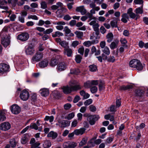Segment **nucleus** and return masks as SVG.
<instances>
[{
    "instance_id": "obj_1",
    "label": "nucleus",
    "mask_w": 148,
    "mask_h": 148,
    "mask_svg": "<svg viewBox=\"0 0 148 148\" xmlns=\"http://www.w3.org/2000/svg\"><path fill=\"white\" fill-rule=\"evenodd\" d=\"M81 88V86L79 85H70V86H66L62 88L63 92L65 94L70 93L72 91L76 90Z\"/></svg>"
},
{
    "instance_id": "obj_2",
    "label": "nucleus",
    "mask_w": 148,
    "mask_h": 148,
    "mask_svg": "<svg viewBox=\"0 0 148 148\" xmlns=\"http://www.w3.org/2000/svg\"><path fill=\"white\" fill-rule=\"evenodd\" d=\"M130 66L132 68H136L138 71H141L143 69V66L140 62L137 59H133L129 62Z\"/></svg>"
},
{
    "instance_id": "obj_3",
    "label": "nucleus",
    "mask_w": 148,
    "mask_h": 148,
    "mask_svg": "<svg viewBox=\"0 0 148 148\" xmlns=\"http://www.w3.org/2000/svg\"><path fill=\"white\" fill-rule=\"evenodd\" d=\"M43 54L39 51L37 52L31 59L33 63L38 62L40 61L43 57Z\"/></svg>"
},
{
    "instance_id": "obj_4",
    "label": "nucleus",
    "mask_w": 148,
    "mask_h": 148,
    "mask_svg": "<svg viewBox=\"0 0 148 148\" xmlns=\"http://www.w3.org/2000/svg\"><path fill=\"white\" fill-rule=\"evenodd\" d=\"M89 24L92 26L94 31L95 32V34L97 36H98L99 34V23L96 22L95 20H92L90 22Z\"/></svg>"
},
{
    "instance_id": "obj_5",
    "label": "nucleus",
    "mask_w": 148,
    "mask_h": 148,
    "mask_svg": "<svg viewBox=\"0 0 148 148\" xmlns=\"http://www.w3.org/2000/svg\"><path fill=\"white\" fill-rule=\"evenodd\" d=\"M99 118V116L98 115H94L88 116L87 120L89 122L90 124L92 125H94L95 122Z\"/></svg>"
},
{
    "instance_id": "obj_6",
    "label": "nucleus",
    "mask_w": 148,
    "mask_h": 148,
    "mask_svg": "<svg viewBox=\"0 0 148 148\" xmlns=\"http://www.w3.org/2000/svg\"><path fill=\"white\" fill-rule=\"evenodd\" d=\"M1 43L5 47H6L10 43V37L6 35L2 38Z\"/></svg>"
},
{
    "instance_id": "obj_7",
    "label": "nucleus",
    "mask_w": 148,
    "mask_h": 148,
    "mask_svg": "<svg viewBox=\"0 0 148 148\" xmlns=\"http://www.w3.org/2000/svg\"><path fill=\"white\" fill-rule=\"evenodd\" d=\"M29 96V92L25 90H23L20 93V98L23 101L27 100Z\"/></svg>"
},
{
    "instance_id": "obj_8",
    "label": "nucleus",
    "mask_w": 148,
    "mask_h": 148,
    "mask_svg": "<svg viewBox=\"0 0 148 148\" xmlns=\"http://www.w3.org/2000/svg\"><path fill=\"white\" fill-rule=\"evenodd\" d=\"M29 37V34L27 33L24 32L18 35L17 38L21 41H25L28 39Z\"/></svg>"
},
{
    "instance_id": "obj_9",
    "label": "nucleus",
    "mask_w": 148,
    "mask_h": 148,
    "mask_svg": "<svg viewBox=\"0 0 148 148\" xmlns=\"http://www.w3.org/2000/svg\"><path fill=\"white\" fill-rule=\"evenodd\" d=\"M35 49L34 46L32 45H29L25 48V52L27 55H32L35 52Z\"/></svg>"
},
{
    "instance_id": "obj_10",
    "label": "nucleus",
    "mask_w": 148,
    "mask_h": 148,
    "mask_svg": "<svg viewBox=\"0 0 148 148\" xmlns=\"http://www.w3.org/2000/svg\"><path fill=\"white\" fill-rule=\"evenodd\" d=\"M77 145L76 143L68 141L64 143L63 146L64 148H75Z\"/></svg>"
},
{
    "instance_id": "obj_11",
    "label": "nucleus",
    "mask_w": 148,
    "mask_h": 148,
    "mask_svg": "<svg viewBox=\"0 0 148 148\" xmlns=\"http://www.w3.org/2000/svg\"><path fill=\"white\" fill-rule=\"evenodd\" d=\"M11 127L10 123L7 122L0 124V129L2 131H6L10 129Z\"/></svg>"
},
{
    "instance_id": "obj_12",
    "label": "nucleus",
    "mask_w": 148,
    "mask_h": 148,
    "mask_svg": "<svg viewBox=\"0 0 148 148\" xmlns=\"http://www.w3.org/2000/svg\"><path fill=\"white\" fill-rule=\"evenodd\" d=\"M10 109L12 113L15 114L19 113L21 111L20 108L16 104H14L11 107Z\"/></svg>"
},
{
    "instance_id": "obj_13",
    "label": "nucleus",
    "mask_w": 148,
    "mask_h": 148,
    "mask_svg": "<svg viewBox=\"0 0 148 148\" xmlns=\"http://www.w3.org/2000/svg\"><path fill=\"white\" fill-rule=\"evenodd\" d=\"M67 68V65L64 62L59 63L57 66V69L58 72H61L65 70Z\"/></svg>"
},
{
    "instance_id": "obj_14",
    "label": "nucleus",
    "mask_w": 148,
    "mask_h": 148,
    "mask_svg": "<svg viewBox=\"0 0 148 148\" xmlns=\"http://www.w3.org/2000/svg\"><path fill=\"white\" fill-rule=\"evenodd\" d=\"M9 66L6 64H0V73H3L8 71Z\"/></svg>"
},
{
    "instance_id": "obj_15",
    "label": "nucleus",
    "mask_w": 148,
    "mask_h": 148,
    "mask_svg": "<svg viewBox=\"0 0 148 148\" xmlns=\"http://www.w3.org/2000/svg\"><path fill=\"white\" fill-rule=\"evenodd\" d=\"M75 11L78 12H79L82 15L85 14L87 13V10L84 5H82L76 8Z\"/></svg>"
},
{
    "instance_id": "obj_16",
    "label": "nucleus",
    "mask_w": 148,
    "mask_h": 148,
    "mask_svg": "<svg viewBox=\"0 0 148 148\" xmlns=\"http://www.w3.org/2000/svg\"><path fill=\"white\" fill-rule=\"evenodd\" d=\"M59 126L62 128H64L69 126L70 125V122L67 121L62 120L58 121Z\"/></svg>"
},
{
    "instance_id": "obj_17",
    "label": "nucleus",
    "mask_w": 148,
    "mask_h": 148,
    "mask_svg": "<svg viewBox=\"0 0 148 148\" xmlns=\"http://www.w3.org/2000/svg\"><path fill=\"white\" fill-rule=\"evenodd\" d=\"M40 95L43 97H47L49 94V90L48 88H43L41 89L39 91Z\"/></svg>"
},
{
    "instance_id": "obj_18",
    "label": "nucleus",
    "mask_w": 148,
    "mask_h": 148,
    "mask_svg": "<svg viewBox=\"0 0 148 148\" xmlns=\"http://www.w3.org/2000/svg\"><path fill=\"white\" fill-rule=\"evenodd\" d=\"M132 9L131 8H129L127 10V13L129 15L130 18L132 19L136 18V20L137 19L138 16L135 13L132 12Z\"/></svg>"
},
{
    "instance_id": "obj_19",
    "label": "nucleus",
    "mask_w": 148,
    "mask_h": 148,
    "mask_svg": "<svg viewBox=\"0 0 148 148\" xmlns=\"http://www.w3.org/2000/svg\"><path fill=\"white\" fill-rule=\"evenodd\" d=\"M54 25H58L56 26V29L60 30H62L63 29V27L62 25H64L65 24L64 22L63 21H59L53 23Z\"/></svg>"
},
{
    "instance_id": "obj_20",
    "label": "nucleus",
    "mask_w": 148,
    "mask_h": 148,
    "mask_svg": "<svg viewBox=\"0 0 148 148\" xmlns=\"http://www.w3.org/2000/svg\"><path fill=\"white\" fill-rule=\"evenodd\" d=\"M29 127L31 129H34L36 130H38L39 132H41L42 129V127L41 126L38 127L37 125L35 123H32L31 124Z\"/></svg>"
},
{
    "instance_id": "obj_21",
    "label": "nucleus",
    "mask_w": 148,
    "mask_h": 148,
    "mask_svg": "<svg viewBox=\"0 0 148 148\" xmlns=\"http://www.w3.org/2000/svg\"><path fill=\"white\" fill-rule=\"evenodd\" d=\"M58 56L51 59L49 63L51 66H54L57 64L58 62Z\"/></svg>"
},
{
    "instance_id": "obj_22",
    "label": "nucleus",
    "mask_w": 148,
    "mask_h": 148,
    "mask_svg": "<svg viewBox=\"0 0 148 148\" xmlns=\"http://www.w3.org/2000/svg\"><path fill=\"white\" fill-rule=\"evenodd\" d=\"M39 66L41 68L46 67L48 64V61L46 59H45L39 63Z\"/></svg>"
},
{
    "instance_id": "obj_23",
    "label": "nucleus",
    "mask_w": 148,
    "mask_h": 148,
    "mask_svg": "<svg viewBox=\"0 0 148 148\" xmlns=\"http://www.w3.org/2000/svg\"><path fill=\"white\" fill-rule=\"evenodd\" d=\"M119 20L118 18H115L114 20L110 22L111 26L112 28L117 27L118 21Z\"/></svg>"
},
{
    "instance_id": "obj_24",
    "label": "nucleus",
    "mask_w": 148,
    "mask_h": 148,
    "mask_svg": "<svg viewBox=\"0 0 148 148\" xmlns=\"http://www.w3.org/2000/svg\"><path fill=\"white\" fill-rule=\"evenodd\" d=\"M28 141V136L27 134H24L22 137L21 141L22 144H25L27 143Z\"/></svg>"
},
{
    "instance_id": "obj_25",
    "label": "nucleus",
    "mask_w": 148,
    "mask_h": 148,
    "mask_svg": "<svg viewBox=\"0 0 148 148\" xmlns=\"http://www.w3.org/2000/svg\"><path fill=\"white\" fill-rule=\"evenodd\" d=\"M85 130V129L84 128H82L79 129L75 130L74 131V132L76 135H82L84 133Z\"/></svg>"
},
{
    "instance_id": "obj_26",
    "label": "nucleus",
    "mask_w": 148,
    "mask_h": 148,
    "mask_svg": "<svg viewBox=\"0 0 148 148\" xmlns=\"http://www.w3.org/2000/svg\"><path fill=\"white\" fill-rule=\"evenodd\" d=\"M106 37L107 39V42H110L113 40L114 38V35L111 32H109L106 36Z\"/></svg>"
},
{
    "instance_id": "obj_27",
    "label": "nucleus",
    "mask_w": 148,
    "mask_h": 148,
    "mask_svg": "<svg viewBox=\"0 0 148 148\" xmlns=\"http://www.w3.org/2000/svg\"><path fill=\"white\" fill-rule=\"evenodd\" d=\"M64 53L68 57H70L71 56L72 51L71 49L69 47L66 49H64Z\"/></svg>"
},
{
    "instance_id": "obj_28",
    "label": "nucleus",
    "mask_w": 148,
    "mask_h": 148,
    "mask_svg": "<svg viewBox=\"0 0 148 148\" xmlns=\"http://www.w3.org/2000/svg\"><path fill=\"white\" fill-rule=\"evenodd\" d=\"M58 136V134L57 133L53 131H51L47 134V136L49 137H51L53 139H55Z\"/></svg>"
},
{
    "instance_id": "obj_29",
    "label": "nucleus",
    "mask_w": 148,
    "mask_h": 148,
    "mask_svg": "<svg viewBox=\"0 0 148 148\" xmlns=\"http://www.w3.org/2000/svg\"><path fill=\"white\" fill-rule=\"evenodd\" d=\"M80 95L83 97V99H86L90 97V95L88 93H86L83 90L80 91Z\"/></svg>"
},
{
    "instance_id": "obj_30",
    "label": "nucleus",
    "mask_w": 148,
    "mask_h": 148,
    "mask_svg": "<svg viewBox=\"0 0 148 148\" xmlns=\"http://www.w3.org/2000/svg\"><path fill=\"white\" fill-rule=\"evenodd\" d=\"M118 42L119 41L118 40H115V41L112 42L110 45V49H114L116 48L117 46Z\"/></svg>"
},
{
    "instance_id": "obj_31",
    "label": "nucleus",
    "mask_w": 148,
    "mask_h": 148,
    "mask_svg": "<svg viewBox=\"0 0 148 148\" xmlns=\"http://www.w3.org/2000/svg\"><path fill=\"white\" fill-rule=\"evenodd\" d=\"M86 16L87 17V18H89L88 21H90L92 20H95L96 19V18L93 16V15L90 13L88 12L86 13Z\"/></svg>"
},
{
    "instance_id": "obj_32",
    "label": "nucleus",
    "mask_w": 148,
    "mask_h": 148,
    "mask_svg": "<svg viewBox=\"0 0 148 148\" xmlns=\"http://www.w3.org/2000/svg\"><path fill=\"white\" fill-rule=\"evenodd\" d=\"M51 145L50 142L48 140H46L43 144L44 148H49L51 147Z\"/></svg>"
},
{
    "instance_id": "obj_33",
    "label": "nucleus",
    "mask_w": 148,
    "mask_h": 148,
    "mask_svg": "<svg viewBox=\"0 0 148 148\" xmlns=\"http://www.w3.org/2000/svg\"><path fill=\"white\" fill-rule=\"evenodd\" d=\"M60 45L64 49L69 47L68 43L65 41H62L61 42H60Z\"/></svg>"
},
{
    "instance_id": "obj_34",
    "label": "nucleus",
    "mask_w": 148,
    "mask_h": 148,
    "mask_svg": "<svg viewBox=\"0 0 148 148\" xmlns=\"http://www.w3.org/2000/svg\"><path fill=\"white\" fill-rule=\"evenodd\" d=\"M87 141V138L85 137L82 138V141L80 142L79 144V146L82 147L84 145H85Z\"/></svg>"
},
{
    "instance_id": "obj_35",
    "label": "nucleus",
    "mask_w": 148,
    "mask_h": 148,
    "mask_svg": "<svg viewBox=\"0 0 148 148\" xmlns=\"http://www.w3.org/2000/svg\"><path fill=\"white\" fill-rule=\"evenodd\" d=\"M63 35V33H61L59 31H57L53 34L52 35V36L54 38L56 37H59L60 36H62Z\"/></svg>"
},
{
    "instance_id": "obj_36",
    "label": "nucleus",
    "mask_w": 148,
    "mask_h": 148,
    "mask_svg": "<svg viewBox=\"0 0 148 148\" xmlns=\"http://www.w3.org/2000/svg\"><path fill=\"white\" fill-rule=\"evenodd\" d=\"M54 117L53 116H46L44 119V120L45 121H48L49 120L50 122H52L54 120Z\"/></svg>"
},
{
    "instance_id": "obj_37",
    "label": "nucleus",
    "mask_w": 148,
    "mask_h": 148,
    "mask_svg": "<svg viewBox=\"0 0 148 148\" xmlns=\"http://www.w3.org/2000/svg\"><path fill=\"white\" fill-rule=\"evenodd\" d=\"M6 117L4 113L2 111H0V122L3 121L5 120Z\"/></svg>"
},
{
    "instance_id": "obj_38",
    "label": "nucleus",
    "mask_w": 148,
    "mask_h": 148,
    "mask_svg": "<svg viewBox=\"0 0 148 148\" xmlns=\"http://www.w3.org/2000/svg\"><path fill=\"white\" fill-rule=\"evenodd\" d=\"M143 91L138 90L136 92V96L138 97H141L143 95Z\"/></svg>"
},
{
    "instance_id": "obj_39",
    "label": "nucleus",
    "mask_w": 148,
    "mask_h": 148,
    "mask_svg": "<svg viewBox=\"0 0 148 148\" xmlns=\"http://www.w3.org/2000/svg\"><path fill=\"white\" fill-rule=\"evenodd\" d=\"M89 70L92 72L95 71L97 69L96 66L94 64L90 65L89 66Z\"/></svg>"
},
{
    "instance_id": "obj_40",
    "label": "nucleus",
    "mask_w": 148,
    "mask_h": 148,
    "mask_svg": "<svg viewBox=\"0 0 148 148\" xmlns=\"http://www.w3.org/2000/svg\"><path fill=\"white\" fill-rule=\"evenodd\" d=\"M82 59V56L79 55H76L75 56V61L78 63H79L81 62V60Z\"/></svg>"
},
{
    "instance_id": "obj_41",
    "label": "nucleus",
    "mask_w": 148,
    "mask_h": 148,
    "mask_svg": "<svg viewBox=\"0 0 148 148\" xmlns=\"http://www.w3.org/2000/svg\"><path fill=\"white\" fill-rule=\"evenodd\" d=\"M100 9V8L99 6L96 7L95 8H92L90 10V12L93 15L96 13L95 11H98Z\"/></svg>"
},
{
    "instance_id": "obj_42",
    "label": "nucleus",
    "mask_w": 148,
    "mask_h": 148,
    "mask_svg": "<svg viewBox=\"0 0 148 148\" xmlns=\"http://www.w3.org/2000/svg\"><path fill=\"white\" fill-rule=\"evenodd\" d=\"M11 147H16V142L14 139H11L10 142Z\"/></svg>"
},
{
    "instance_id": "obj_43",
    "label": "nucleus",
    "mask_w": 148,
    "mask_h": 148,
    "mask_svg": "<svg viewBox=\"0 0 148 148\" xmlns=\"http://www.w3.org/2000/svg\"><path fill=\"white\" fill-rule=\"evenodd\" d=\"M75 33L76 34L77 37L79 38H82L83 35V32L80 31H76Z\"/></svg>"
},
{
    "instance_id": "obj_44",
    "label": "nucleus",
    "mask_w": 148,
    "mask_h": 148,
    "mask_svg": "<svg viewBox=\"0 0 148 148\" xmlns=\"http://www.w3.org/2000/svg\"><path fill=\"white\" fill-rule=\"evenodd\" d=\"M103 53L107 55H109L110 53V50L107 47H105L102 50Z\"/></svg>"
},
{
    "instance_id": "obj_45",
    "label": "nucleus",
    "mask_w": 148,
    "mask_h": 148,
    "mask_svg": "<svg viewBox=\"0 0 148 148\" xmlns=\"http://www.w3.org/2000/svg\"><path fill=\"white\" fill-rule=\"evenodd\" d=\"M75 116L74 113L73 112H71L68 114L66 117V119L68 120H70L73 119Z\"/></svg>"
},
{
    "instance_id": "obj_46",
    "label": "nucleus",
    "mask_w": 148,
    "mask_h": 148,
    "mask_svg": "<svg viewBox=\"0 0 148 148\" xmlns=\"http://www.w3.org/2000/svg\"><path fill=\"white\" fill-rule=\"evenodd\" d=\"M92 100L91 99L86 100L84 102V104L86 106H88L91 104L92 102Z\"/></svg>"
},
{
    "instance_id": "obj_47",
    "label": "nucleus",
    "mask_w": 148,
    "mask_h": 148,
    "mask_svg": "<svg viewBox=\"0 0 148 148\" xmlns=\"http://www.w3.org/2000/svg\"><path fill=\"white\" fill-rule=\"evenodd\" d=\"M132 87V86L130 85H128L126 86H123L121 87L120 89L121 90H125L131 88Z\"/></svg>"
},
{
    "instance_id": "obj_48",
    "label": "nucleus",
    "mask_w": 148,
    "mask_h": 148,
    "mask_svg": "<svg viewBox=\"0 0 148 148\" xmlns=\"http://www.w3.org/2000/svg\"><path fill=\"white\" fill-rule=\"evenodd\" d=\"M53 31V29L51 28H49L44 31L43 32L44 34H49L52 32Z\"/></svg>"
},
{
    "instance_id": "obj_49",
    "label": "nucleus",
    "mask_w": 148,
    "mask_h": 148,
    "mask_svg": "<svg viewBox=\"0 0 148 148\" xmlns=\"http://www.w3.org/2000/svg\"><path fill=\"white\" fill-rule=\"evenodd\" d=\"M79 44V42L77 41H75L72 42L71 44V46L73 47L74 48L77 46Z\"/></svg>"
},
{
    "instance_id": "obj_50",
    "label": "nucleus",
    "mask_w": 148,
    "mask_h": 148,
    "mask_svg": "<svg viewBox=\"0 0 148 148\" xmlns=\"http://www.w3.org/2000/svg\"><path fill=\"white\" fill-rule=\"evenodd\" d=\"M92 44V42H91L90 41H88L85 42L83 44L85 46L87 47H89Z\"/></svg>"
},
{
    "instance_id": "obj_51",
    "label": "nucleus",
    "mask_w": 148,
    "mask_h": 148,
    "mask_svg": "<svg viewBox=\"0 0 148 148\" xmlns=\"http://www.w3.org/2000/svg\"><path fill=\"white\" fill-rule=\"evenodd\" d=\"M136 14H141L143 13L142 9L140 8H137L136 9Z\"/></svg>"
},
{
    "instance_id": "obj_52",
    "label": "nucleus",
    "mask_w": 148,
    "mask_h": 148,
    "mask_svg": "<svg viewBox=\"0 0 148 148\" xmlns=\"http://www.w3.org/2000/svg\"><path fill=\"white\" fill-rule=\"evenodd\" d=\"M84 86L85 88H88L91 86L90 81H88L86 83L84 84Z\"/></svg>"
},
{
    "instance_id": "obj_53",
    "label": "nucleus",
    "mask_w": 148,
    "mask_h": 148,
    "mask_svg": "<svg viewBox=\"0 0 148 148\" xmlns=\"http://www.w3.org/2000/svg\"><path fill=\"white\" fill-rule=\"evenodd\" d=\"M90 90L91 92L92 93H94L97 92V88L96 86H94L91 88Z\"/></svg>"
},
{
    "instance_id": "obj_54",
    "label": "nucleus",
    "mask_w": 148,
    "mask_h": 148,
    "mask_svg": "<svg viewBox=\"0 0 148 148\" xmlns=\"http://www.w3.org/2000/svg\"><path fill=\"white\" fill-rule=\"evenodd\" d=\"M40 144L38 142H36L31 145L32 148H36L40 145Z\"/></svg>"
},
{
    "instance_id": "obj_55",
    "label": "nucleus",
    "mask_w": 148,
    "mask_h": 148,
    "mask_svg": "<svg viewBox=\"0 0 148 148\" xmlns=\"http://www.w3.org/2000/svg\"><path fill=\"white\" fill-rule=\"evenodd\" d=\"M107 60L108 62H113L115 61V59L114 56H110L107 59Z\"/></svg>"
},
{
    "instance_id": "obj_56",
    "label": "nucleus",
    "mask_w": 148,
    "mask_h": 148,
    "mask_svg": "<svg viewBox=\"0 0 148 148\" xmlns=\"http://www.w3.org/2000/svg\"><path fill=\"white\" fill-rule=\"evenodd\" d=\"M28 18L29 19H32L35 20H38V18L37 16L35 15H31L28 16Z\"/></svg>"
},
{
    "instance_id": "obj_57",
    "label": "nucleus",
    "mask_w": 148,
    "mask_h": 148,
    "mask_svg": "<svg viewBox=\"0 0 148 148\" xmlns=\"http://www.w3.org/2000/svg\"><path fill=\"white\" fill-rule=\"evenodd\" d=\"M47 7V4L45 1H42L41 3V7L42 8L45 9Z\"/></svg>"
},
{
    "instance_id": "obj_58",
    "label": "nucleus",
    "mask_w": 148,
    "mask_h": 148,
    "mask_svg": "<svg viewBox=\"0 0 148 148\" xmlns=\"http://www.w3.org/2000/svg\"><path fill=\"white\" fill-rule=\"evenodd\" d=\"M84 48L83 46L81 47L78 49V53H80L82 56L83 55L84 51Z\"/></svg>"
},
{
    "instance_id": "obj_59",
    "label": "nucleus",
    "mask_w": 148,
    "mask_h": 148,
    "mask_svg": "<svg viewBox=\"0 0 148 148\" xmlns=\"http://www.w3.org/2000/svg\"><path fill=\"white\" fill-rule=\"evenodd\" d=\"M10 20L12 21H14L16 17V15L15 14H12L10 16Z\"/></svg>"
},
{
    "instance_id": "obj_60",
    "label": "nucleus",
    "mask_w": 148,
    "mask_h": 148,
    "mask_svg": "<svg viewBox=\"0 0 148 148\" xmlns=\"http://www.w3.org/2000/svg\"><path fill=\"white\" fill-rule=\"evenodd\" d=\"M64 31L66 34H68L70 33L71 32V30L67 26L64 27Z\"/></svg>"
},
{
    "instance_id": "obj_61",
    "label": "nucleus",
    "mask_w": 148,
    "mask_h": 148,
    "mask_svg": "<svg viewBox=\"0 0 148 148\" xmlns=\"http://www.w3.org/2000/svg\"><path fill=\"white\" fill-rule=\"evenodd\" d=\"M77 123H78L77 120L76 119L74 120L72 122V123H71L72 127H75L77 126Z\"/></svg>"
},
{
    "instance_id": "obj_62",
    "label": "nucleus",
    "mask_w": 148,
    "mask_h": 148,
    "mask_svg": "<svg viewBox=\"0 0 148 148\" xmlns=\"http://www.w3.org/2000/svg\"><path fill=\"white\" fill-rule=\"evenodd\" d=\"M89 109L92 112H95L96 110L95 107L93 105H91L89 106Z\"/></svg>"
},
{
    "instance_id": "obj_63",
    "label": "nucleus",
    "mask_w": 148,
    "mask_h": 148,
    "mask_svg": "<svg viewBox=\"0 0 148 148\" xmlns=\"http://www.w3.org/2000/svg\"><path fill=\"white\" fill-rule=\"evenodd\" d=\"M113 140V138L111 137H109L107 138L106 140V143H110Z\"/></svg>"
},
{
    "instance_id": "obj_64",
    "label": "nucleus",
    "mask_w": 148,
    "mask_h": 148,
    "mask_svg": "<svg viewBox=\"0 0 148 148\" xmlns=\"http://www.w3.org/2000/svg\"><path fill=\"white\" fill-rule=\"evenodd\" d=\"M71 107V105L69 103H66L64 105V109L66 110L69 109Z\"/></svg>"
}]
</instances>
